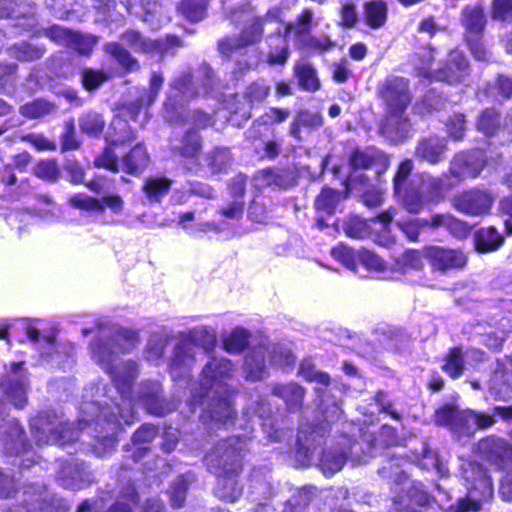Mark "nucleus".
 Listing matches in <instances>:
<instances>
[{
	"label": "nucleus",
	"mask_w": 512,
	"mask_h": 512,
	"mask_svg": "<svg viewBox=\"0 0 512 512\" xmlns=\"http://www.w3.org/2000/svg\"><path fill=\"white\" fill-rule=\"evenodd\" d=\"M113 338H107L104 330L101 336L90 347L92 359L99 364L109 375L115 384L119 401L109 398L97 403H85L81 410L83 417L79 422L81 431L90 429L94 424L93 431L97 444L94 446L95 453L99 457L114 450L116 435L120 430L121 421L130 425L135 419L136 412L130 398L132 383L138 375L137 364L133 361H118V353H128L138 343V334L131 330L112 328Z\"/></svg>",
	"instance_id": "f257e3e1"
},
{
	"label": "nucleus",
	"mask_w": 512,
	"mask_h": 512,
	"mask_svg": "<svg viewBox=\"0 0 512 512\" xmlns=\"http://www.w3.org/2000/svg\"><path fill=\"white\" fill-rule=\"evenodd\" d=\"M233 364L224 357H212L203 367L199 389H193L191 400L187 403L191 412L204 398L212 399L209 413L212 419L226 421L233 415L232 393L227 381L232 377Z\"/></svg>",
	"instance_id": "f03ea898"
},
{
	"label": "nucleus",
	"mask_w": 512,
	"mask_h": 512,
	"mask_svg": "<svg viewBox=\"0 0 512 512\" xmlns=\"http://www.w3.org/2000/svg\"><path fill=\"white\" fill-rule=\"evenodd\" d=\"M246 447V438L233 436L217 443L205 456L208 470L218 477L215 494L222 500L234 502L242 493L236 477L241 472Z\"/></svg>",
	"instance_id": "7ed1b4c3"
},
{
	"label": "nucleus",
	"mask_w": 512,
	"mask_h": 512,
	"mask_svg": "<svg viewBox=\"0 0 512 512\" xmlns=\"http://www.w3.org/2000/svg\"><path fill=\"white\" fill-rule=\"evenodd\" d=\"M378 90L387 108L381 131L392 142L403 141L411 132V123L406 115L411 103L408 81L402 77L390 76L381 83Z\"/></svg>",
	"instance_id": "20e7f679"
},
{
	"label": "nucleus",
	"mask_w": 512,
	"mask_h": 512,
	"mask_svg": "<svg viewBox=\"0 0 512 512\" xmlns=\"http://www.w3.org/2000/svg\"><path fill=\"white\" fill-rule=\"evenodd\" d=\"M407 463L406 458L388 452L383 465L378 469V473L383 478L394 479L396 486H404L401 492H398L395 488V492L398 493L394 499L397 512H421L418 508L427 505L430 498L428 493L423 490L421 483L409 481L404 469Z\"/></svg>",
	"instance_id": "39448f33"
},
{
	"label": "nucleus",
	"mask_w": 512,
	"mask_h": 512,
	"mask_svg": "<svg viewBox=\"0 0 512 512\" xmlns=\"http://www.w3.org/2000/svg\"><path fill=\"white\" fill-rule=\"evenodd\" d=\"M413 170L411 160H404L399 165L393 179L394 192L402 199L406 209L411 213L420 212L425 206L437 203L441 195V181L428 175L420 177L419 184H411L408 189L404 187L405 181Z\"/></svg>",
	"instance_id": "423d86ee"
},
{
	"label": "nucleus",
	"mask_w": 512,
	"mask_h": 512,
	"mask_svg": "<svg viewBox=\"0 0 512 512\" xmlns=\"http://www.w3.org/2000/svg\"><path fill=\"white\" fill-rule=\"evenodd\" d=\"M216 345V333L212 328L195 327L182 336L175 347L169 369L174 381L189 377L196 362V348L210 352Z\"/></svg>",
	"instance_id": "0eeeda50"
},
{
	"label": "nucleus",
	"mask_w": 512,
	"mask_h": 512,
	"mask_svg": "<svg viewBox=\"0 0 512 512\" xmlns=\"http://www.w3.org/2000/svg\"><path fill=\"white\" fill-rule=\"evenodd\" d=\"M434 421L438 426L448 427L459 436H471L477 429H484L494 424L492 415L474 410H460L457 406L445 404L435 411Z\"/></svg>",
	"instance_id": "6e6552de"
},
{
	"label": "nucleus",
	"mask_w": 512,
	"mask_h": 512,
	"mask_svg": "<svg viewBox=\"0 0 512 512\" xmlns=\"http://www.w3.org/2000/svg\"><path fill=\"white\" fill-rule=\"evenodd\" d=\"M462 476L466 481L468 499L460 500L447 512H476L480 509V502L488 500L493 494L492 480L480 464L469 462L463 465Z\"/></svg>",
	"instance_id": "1a4fd4ad"
},
{
	"label": "nucleus",
	"mask_w": 512,
	"mask_h": 512,
	"mask_svg": "<svg viewBox=\"0 0 512 512\" xmlns=\"http://www.w3.org/2000/svg\"><path fill=\"white\" fill-rule=\"evenodd\" d=\"M31 431L38 444L52 443L65 446L79 437V430L74 429L63 415L54 411H43L30 422Z\"/></svg>",
	"instance_id": "9d476101"
},
{
	"label": "nucleus",
	"mask_w": 512,
	"mask_h": 512,
	"mask_svg": "<svg viewBox=\"0 0 512 512\" xmlns=\"http://www.w3.org/2000/svg\"><path fill=\"white\" fill-rule=\"evenodd\" d=\"M269 356L271 365L279 367H290L295 362L291 350L283 344H274L270 346L260 345L254 347L246 355L244 362V373L247 380L260 381L268 376L265 357Z\"/></svg>",
	"instance_id": "9b49d317"
},
{
	"label": "nucleus",
	"mask_w": 512,
	"mask_h": 512,
	"mask_svg": "<svg viewBox=\"0 0 512 512\" xmlns=\"http://www.w3.org/2000/svg\"><path fill=\"white\" fill-rule=\"evenodd\" d=\"M389 164L388 156L375 147L355 150L350 156L353 172L346 180L347 188H354L358 181L378 180L386 172Z\"/></svg>",
	"instance_id": "f8f14e48"
},
{
	"label": "nucleus",
	"mask_w": 512,
	"mask_h": 512,
	"mask_svg": "<svg viewBox=\"0 0 512 512\" xmlns=\"http://www.w3.org/2000/svg\"><path fill=\"white\" fill-rule=\"evenodd\" d=\"M422 58V63L417 65L416 69L418 75L424 78L457 83L463 81L468 75V61L459 50H452L449 53L445 67L435 71L431 69L434 59L433 50L431 48L423 52Z\"/></svg>",
	"instance_id": "ddd939ff"
},
{
	"label": "nucleus",
	"mask_w": 512,
	"mask_h": 512,
	"mask_svg": "<svg viewBox=\"0 0 512 512\" xmlns=\"http://www.w3.org/2000/svg\"><path fill=\"white\" fill-rule=\"evenodd\" d=\"M198 94L192 83L191 73L188 71L181 73L170 85L167 101L164 104V117L170 122L176 121L177 116L174 114L179 113L178 109Z\"/></svg>",
	"instance_id": "4468645a"
},
{
	"label": "nucleus",
	"mask_w": 512,
	"mask_h": 512,
	"mask_svg": "<svg viewBox=\"0 0 512 512\" xmlns=\"http://www.w3.org/2000/svg\"><path fill=\"white\" fill-rule=\"evenodd\" d=\"M494 196L485 190L473 189L465 191L453 199V207L470 216H484L490 213Z\"/></svg>",
	"instance_id": "2eb2a0df"
},
{
	"label": "nucleus",
	"mask_w": 512,
	"mask_h": 512,
	"mask_svg": "<svg viewBox=\"0 0 512 512\" xmlns=\"http://www.w3.org/2000/svg\"><path fill=\"white\" fill-rule=\"evenodd\" d=\"M1 388L15 407H24L27 402L28 377L23 362L10 364V371L1 382Z\"/></svg>",
	"instance_id": "dca6fc26"
},
{
	"label": "nucleus",
	"mask_w": 512,
	"mask_h": 512,
	"mask_svg": "<svg viewBox=\"0 0 512 512\" xmlns=\"http://www.w3.org/2000/svg\"><path fill=\"white\" fill-rule=\"evenodd\" d=\"M122 41L135 52L168 54L173 48L182 46L179 38L168 35L165 39L151 40L137 31L129 30L123 33Z\"/></svg>",
	"instance_id": "f3484780"
},
{
	"label": "nucleus",
	"mask_w": 512,
	"mask_h": 512,
	"mask_svg": "<svg viewBox=\"0 0 512 512\" xmlns=\"http://www.w3.org/2000/svg\"><path fill=\"white\" fill-rule=\"evenodd\" d=\"M263 33V20L253 18L238 37H227L219 41L218 48L221 54L229 57L239 53L247 46L253 45L261 40Z\"/></svg>",
	"instance_id": "a211bd4d"
},
{
	"label": "nucleus",
	"mask_w": 512,
	"mask_h": 512,
	"mask_svg": "<svg viewBox=\"0 0 512 512\" xmlns=\"http://www.w3.org/2000/svg\"><path fill=\"white\" fill-rule=\"evenodd\" d=\"M327 432V425L316 427L302 424L300 426L297 434L296 457L302 465H309L312 462L317 446L320 445V439Z\"/></svg>",
	"instance_id": "6ab92c4d"
},
{
	"label": "nucleus",
	"mask_w": 512,
	"mask_h": 512,
	"mask_svg": "<svg viewBox=\"0 0 512 512\" xmlns=\"http://www.w3.org/2000/svg\"><path fill=\"white\" fill-rule=\"evenodd\" d=\"M425 255L432 267L442 272L452 269H461L467 262V258L462 251L440 246L427 248Z\"/></svg>",
	"instance_id": "aec40b11"
},
{
	"label": "nucleus",
	"mask_w": 512,
	"mask_h": 512,
	"mask_svg": "<svg viewBox=\"0 0 512 512\" xmlns=\"http://www.w3.org/2000/svg\"><path fill=\"white\" fill-rule=\"evenodd\" d=\"M271 408L264 398L253 402L245 411V416L252 425L258 423L267 434L269 440L276 442L281 439V432L274 428L273 422L269 419Z\"/></svg>",
	"instance_id": "412c9836"
},
{
	"label": "nucleus",
	"mask_w": 512,
	"mask_h": 512,
	"mask_svg": "<svg viewBox=\"0 0 512 512\" xmlns=\"http://www.w3.org/2000/svg\"><path fill=\"white\" fill-rule=\"evenodd\" d=\"M0 442L9 454H20L28 450L24 430L16 419H11L0 425Z\"/></svg>",
	"instance_id": "4be33fe9"
},
{
	"label": "nucleus",
	"mask_w": 512,
	"mask_h": 512,
	"mask_svg": "<svg viewBox=\"0 0 512 512\" xmlns=\"http://www.w3.org/2000/svg\"><path fill=\"white\" fill-rule=\"evenodd\" d=\"M485 158L481 151L461 153L451 163V173L458 178H475L482 171Z\"/></svg>",
	"instance_id": "5701e85b"
},
{
	"label": "nucleus",
	"mask_w": 512,
	"mask_h": 512,
	"mask_svg": "<svg viewBox=\"0 0 512 512\" xmlns=\"http://www.w3.org/2000/svg\"><path fill=\"white\" fill-rule=\"evenodd\" d=\"M160 392L161 385L157 381L145 382L141 387L138 401L152 415L163 416L174 409L161 399Z\"/></svg>",
	"instance_id": "b1692460"
},
{
	"label": "nucleus",
	"mask_w": 512,
	"mask_h": 512,
	"mask_svg": "<svg viewBox=\"0 0 512 512\" xmlns=\"http://www.w3.org/2000/svg\"><path fill=\"white\" fill-rule=\"evenodd\" d=\"M26 335L31 342H33L40 353L43 362L46 363H60L62 355L56 350L55 335L42 334L37 328L30 324H25Z\"/></svg>",
	"instance_id": "393cba45"
},
{
	"label": "nucleus",
	"mask_w": 512,
	"mask_h": 512,
	"mask_svg": "<svg viewBox=\"0 0 512 512\" xmlns=\"http://www.w3.org/2000/svg\"><path fill=\"white\" fill-rule=\"evenodd\" d=\"M460 20L465 28L466 37H481L487 22L483 3L476 2L465 6Z\"/></svg>",
	"instance_id": "a878e982"
},
{
	"label": "nucleus",
	"mask_w": 512,
	"mask_h": 512,
	"mask_svg": "<svg viewBox=\"0 0 512 512\" xmlns=\"http://www.w3.org/2000/svg\"><path fill=\"white\" fill-rule=\"evenodd\" d=\"M91 481V475L84 463L70 461L59 472V482L67 489L77 490L86 486Z\"/></svg>",
	"instance_id": "bb28decb"
},
{
	"label": "nucleus",
	"mask_w": 512,
	"mask_h": 512,
	"mask_svg": "<svg viewBox=\"0 0 512 512\" xmlns=\"http://www.w3.org/2000/svg\"><path fill=\"white\" fill-rule=\"evenodd\" d=\"M478 450L489 461L501 465L504 461H512V447L503 439L487 437L478 444Z\"/></svg>",
	"instance_id": "cd10ccee"
},
{
	"label": "nucleus",
	"mask_w": 512,
	"mask_h": 512,
	"mask_svg": "<svg viewBox=\"0 0 512 512\" xmlns=\"http://www.w3.org/2000/svg\"><path fill=\"white\" fill-rule=\"evenodd\" d=\"M446 150L447 144L444 138L430 136L418 142L415 156L430 164H437L444 159Z\"/></svg>",
	"instance_id": "c85d7f7f"
},
{
	"label": "nucleus",
	"mask_w": 512,
	"mask_h": 512,
	"mask_svg": "<svg viewBox=\"0 0 512 512\" xmlns=\"http://www.w3.org/2000/svg\"><path fill=\"white\" fill-rule=\"evenodd\" d=\"M121 3L125 5L130 14L141 15L138 10V8H141L144 12L143 20L148 22L153 29L160 28L162 23L166 21V18L161 15V5L154 3L152 8H148L144 0H121ZM147 5H150V3H147Z\"/></svg>",
	"instance_id": "c756f323"
},
{
	"label": "nucleus",
	"mask_w": 512,
	"mask_h": 512,
	"mask_svg": "<svg viewBox=\"0 0 512 512\" xmlns=\"http://www.w3.org/2000/svg\"><path fill=\"white\" fill-rule=\"evenodd\" d=\"M272 394L281 398L288 410L297 411L302 406L305 390L296 383L276 384L272 388Z\"/></svg>",
	"instance_id": "7c9ffc66"
},
{
	"label": "nucleus",
	"mask_w": 512,
	"mask_h": 512,
	"mask_svg": "<svg viewBox=\"0 0 512 512\" xmlns=\"http://www.w3.org/2000/svg\"><path fill=\"white\" fill-rule=\"evenodd\" d=\"M202 148L200 135L195 130L187 131L180 143L173 147V152L180 158L195 163Z\"/></svg>",
	"instance_id": "2f4dec72"
},
{
	"label": "nucleus",
	"mask_w": 512,
	"mask_h": 512,
	"mask_svg": "<svg viewBox=\"0 0 512 512\" xmlns=\"http://www.w3.org/2000/svg\"><path fill=\"white\" fill-rule=\"evenodd\" d=\"M323 124L322 115L318 112L302 110L297 113L290 125V135L297 140H302V130L312 131Z\"/></svg>",
	"instance_id": "473e14b6"
},
{
	"label": "nucleus",
	"mask_w": 512,
	"mask_h": 512,
	"mask_svg": "<svg viewBox=\"0 0 512 512\" xmlns=\"http://www.w3.org/2000/svg\"><path fill=\"white\" fill-rule=\"evenodd\" d=\"M345 447L346 443L343 447H332L323 452L319 466L326 476L339 472L348 461Z\"/></svg>",
	"instance_id": "72a5a7b5"
},
{
	"label": "nucleus",
	"mask_w": 512,
	"mask_h": 512,
	"mask_svg": "<svg viewBox=\"0 0 512 512\" xmlns=\"http://www.w3.org/2000/svg\"><path fill=\"white\" fill-rule=\"evenodd\" d=\"M290 116L288 109L270 108L263 115L258 117L251 130L248 131L249 138H257L263 130H268L271 125L284 122Z\"/></svg>",
	"instance_id": "f704fd0d"
},
{
	"label": "nucleus",
	"mask_w": 512,
	"mask_h": 512,
	"mask_svg": "<svg viewBox=\"0 0 512 512\" xmlns=\"http://www.w3.org/2000/svg\"><path fill=\"white\" fill-rule=\"evenodd\" d=\"M431 227H444L456 238H465L471 231V227L467 223L455 218L451 214L433 215L431 217Z\"/></svg>",
	"instance_id": "c9c22d12"
},
{
	"label": "nucleus",
	"mask_w": 512,
	"mask_h": 512,
	"mask_svg": "<svg viewBox=\"0 0 512 512\" xmlns=\"http://www.w3.org/2000/svg\"><path fill=\"white\" fill-rule=\"evenodd\" d=\"M148 164L149 157L146 148L141 144H137L122 159L123 170L132 175L141 173Z\"/></svg>",
	"instance_id": "e433bc0d"
},
{
	"label": "nucleus",
	"mask_w": 512,
	"mask_h": 512,
	"mask_svg": "<svg viewBox=\"0 0 512 512\" xmlns=\"http://www.w3.org/2000/svg\"><path fill=\"white\" fill-rule=\"evenodd\" d=\"M504 242V238L494 227L480 229L475 234V245L479 252L497 250Z\"/></svg>",
	"instance_id": "4c0bfd02"
},
{
	"label": "nucleus",
	"mask_w": 512,
	"mask_h": 512,
	"mask_svg": "<svg viewBox=\"0 0 512 512\" xmlns=\"http://www.w3.org/2000/svg\"><path fill=\"white\" fill-rule=\"evenodd\" d=\"M231 161L230 152L226 148L216 147L207 152L204 156L205 165L212 174L225 171Z\"/></svg>",
	"instance_id": "58836bf2"
},
{
	"label": "nucleus",
	"mask_w": 512,
	"mask_h": 512,
	"mask_svg": "<svg viewBox=\"0 0 512 512\" xmlns=\"http://www.w3.org/2000/svg\"><path fill=\"white\" fill-rule=\"evenodd\" d=\"M171 188V181L163 177H150L146 179L143 192L150 202H160Z\"/></svg>",
	"instance_id": "ea45409f"
},
{
	"label": "nucleus",
	"mask_w": 512,
	"mask_h": 512,
	"mask_svg": "<svg viewBox=\"0 0 512 512\" xmlns=\"http://www.w3.org/2000/svg\"><path fill=\"white\" fill-rule=\"evenodd\" d=\"M104 51L111 55L127 71H134L139 68L138 61L119 43H106Z\"/></svg>",
	"instance_id": "a19ab883"
},
{
	"label": "nucleus",
	"mask_w": 512,
	"mask_h": 512,
	"mask_svg": "<svg viewBox=\"0 0 512 512\" xmlns=\"http://www.w3.org/2000/svg\"><path fill=\"white\" fill-rule=\"evenodd\" d=\"M57 107L54 103L45 99H36L32 102L22 105L19 109L20 113L27 118L37 119L42 118L52 113H55Z\"/></svg>",
	"instance_id": "79ce46f5"
},
{
	"label": "nucleus",
	"mask_w": 512,
	"mask_h": 512,
	"mask_svg": "<svg viewBox=\"0 0 512 512\" xmlns=\"http://www.w3.org/2000/svg\"><path fill=\"white\" fill-rule=\"evenodd\" d=\"M313 12L310 9H305L295 22L287 26L290 34H293L296 41L302 46L305 37H311L310 24L312 22Z\"/></svg>",
	"instance_id": "37998d69"
},
{
	"label": "nucleus",
	"mask_w": 512,
	"mask_h": 512,
	"mask_svg": "<svg viewBox=\"0 0 512 512\" xmlns=\"http://www.w3.org/2000/svg\"><path fill=\"white\" fill-rule=\"evenodd\" d=\"M332 257L342 263L347 269L357 273L361 249L355 250L345 245H338L331 250Z\"/></svg>",
	"instance_id": "c03bdc74"
},
{
	"label": "nucleus",
	"mask_w": 512,
	"mask_h": 512,
	"mask_svg": "<svg viewBox=\"0 0 512 512\" xmlns=\"http://www.w3.org/2000/svg\"><path fill=\"white\" fill-rule=\"evenodd\" d=\"M164 78L160 73L153 72L150 78L149 90L145 96L137 99L132 104V113H136L142 107L152 105L158 97L159 91L163 85Z\"/></svg>",
	"instance_id": "a18cd8bd"
},
{
	"label": "nucleus",
	"mask_w": 512,
	"mask_h": 512,
	"mask_svg": "<svg viewBox=\"0 0 512 512\" xmlns=\"http://www.w3.org/2000/svg\"><path fill=\"white\" fill-rule=\"evenodd\" d=\"M78 122L81 132L91 137L99 136L105 127V121L102 116L91 111L83 113L79 117Z\"/></svg>",
	"instance_id": "49530a36"
},
{
	"label": "nucleus",
	"mask_w": 512,
	"mask_h": 512,
	"mask_svg": "<svg viewBox=\"0 0 512 512\" xmlns=\"http://www.w3.org/2000/svg\"><path fill=\"white\" fill-rule=\"evenodd\" d=\"M341 200L342 193L340 191L324 188L315 200V207L317 210L331 215Z\"/></svg>",
	"instance_id": "de8ad7c7"
},
{
	"label": "nucleus",
	"mask_w": 512,
	"mask_h": 512,
	"mask_svg": "<svg viewBox=\"0 0 512 512\" xmlns=\"http://www.w3.org/2000/svg\"><path fill=\"white\" fill-rule=\"evenodd\" d=\"M44 46L22 42L10 48V55L19 61L38 60L45 54Z\"/></svg>",
	"instance_id": "09e8293b"
},
{
	"label": "nucleus",
	"mask_w": 512,
	"mask_h": 512,
	"mask_svg": "<svg viewBox=\"0 0 512 512\" xmlns=\"http://www.w3.org/2000/svg\"><path fill=\"white\" fill-rule=\"evenodd\" d=\"M255 185L258 188L263 187H279L284 188L287 186L288 182L284 175L274 169H263L255 175Z\"/></svg>",
	"instance_id": "8fccbe9b"
},
{
	"label": "nucleus",
	"mask_w": 512,
	"mask_h": 512,
	"mask_svg": "<svg viewBox=\"0 0 512 512\" xmlns=\"http://www.w3.org/2000/svg\"><path fill=\"white\" fill-rule=\"evenodd\" d=\"M464 354L460 348H453L446 356L443 371L451 378H458L464 371Z\"/></svg>",
	"instance_id": "3c124183"
},
{
	"label": "nucleus",
	"mask_w": 512,
	"mask_h": 512,
	"mask_svg": "<svg viewBox=\"0 0 512 512\" xmlns=\"http://www.w3.org/2000/svg\"><path fill=\"white\" fill-rule=\"evenodd\" d=\"M477 129L486 136L494 135L500 128V117L496 110L486 109L484 110L478 120Z\"/></svg>",
	"instance_id": "603ef678"
},
{
	"label": "nucleus",
	"mask_w": 512,
	"mask_h": 512,
	"mask_svg": "<svg viewBox=\"0 0 512 512\" xmlns=\"http://www.w3.org/2000/svg\"><path fill=\"white\" fill-rule=\"evenodd\" d=\"M207 0H183L178 11L191 22H198L205 15Z\"/></svg>",
	"instance_id": "864d4df0"
},
{
	"label": "nucleus",
	"mask_w": 512,
	"mask_h": 512,
	"mask_svg": "<svg viewBox=\"0 0 512 512\" xmlns=\"http://www.w3.org/2000/svg\"><path fill=\"white\" fill-rule=\"evenodd\" d=\"M346 442L349 443L348 460L353 465L365 464L373 457V447L368 441H365L363 444L357 441L350 443L349 440H346Z\"/></svg>",
	"instance_id": "5fc2aeb1"
},
{
	"label": "nucleus",
	"mask_w": 512,
	"mask_h": 512,
	"mask_svg": "<svg viewBox=\"0 0 512 512\" xmlns=\"http://www.w3.org/2000/svg\"><path fill=\"white\" fill-rule=\"evenodd\" d=\"M299 84L307 91H315L319 88V80L315 69L309 63H300L295 67Z\"/></svg>",
	"instance_id": "6e6d98bb"
},
{
	"label": "nucleus",
	"mask_w": 512,
	"mask_h": 512,
	"mask_svg": "<svg viewBox=\"0 0 512 512\" xmlns=\"http://www.w3.org/2000/svg\"><path fill=\"white\" fill-rule=\"evenodd\" d=\"M249 332L243 328H235L223 341L229 353H239L248 345Z\"/></svg>",
	"instance_id": "4d7b16f0"
},
{
	"label": "nucleus",
	"mask_w": 512,
	"mask_h": 512,
	"mask_svg": "<svg viewBox=\"0 0 512 512\" xmlns=\"http://www.w3.org/2000/svg\"><path fill=\"white\" fill-rule=\"evenodd\" d=\"M365 14L367 23L373 27H381L386 20L387 8L382 1H372L366 4Z\"/></svg>",
	"instance_id": "13d9d810"
},
{
	"label": "nucleus",
	"mask_w": 512,
	"mask_h": 512,
	"mask_svg": "<svg viewBox=\"0 0 512 512\" xmlns=\"http://www.w3.org/2000/svg\"><path fill=\"white\" fill-rule=\"evenodd\" d=\"M192 476L181 475L173 482L170 491L171 504L173 507H182L185 501L186 492Z\"/></svg>",
	"instance_id": "bf43d9fd"
},
{
	"label": "nucleus",
	"mask_w": 512,
	"mask_h": 512,
	"mask_svg": "<svg viewBox=\"0 0 512 512\" xmlns=\"http://www.w3.org/2000/svg\"><path fill=\"white\" fill-rule=\"evenodd\" d=\"M397 226L409 241L414 242L418 240L422 228L431 226V219L408 218L407 220L397 222Z\"/></svg>",
	"instance_id": "052dcab7"
},
{
	"label": "nucleus",
	"mask_w": 512,
	"mask_h": 512,
	"mask_svg": "<svg viewBox=\"0 0 512 512\" xmlns=\"http://www.w3.org/2000/svg\"><path fill=\"white\" fill-rule=\"evenodd\" d=\"M299 375L305 380L317 383L325 388L330 384V376L325 372L317 370L309 362L301 363L299 367Z\"/></svg>",
	"instance_id": "680f3d73"
},
{
	"label": "nucleus",
	"mask_w": 512,
	"mask_h": 512,
	"mask_svg": "<svg viewBox=\"0 0 512 512\" xmlns=\"http://www.w3.org/2000/svg\"><path fill=\"white\" fill-rule=\"evenodd\" d=\"M271 42L275 44V48L269 52L268 62L271 65H282L288 58V45L286 40L280 35L270 38Z\"/></svg>",
	"instance_id": "e2e57ef3"
},
{
	"label": "nucleus",
	"mask_w": 512,
	"mask_h": 512,
	"mask_svg": "<svg viewBox=\"0 0 512 512\" xmlns=\"http://www.w3.org/2000/svg\"><path fill=\"white\" fill-rule=\"evenodd\" d=\"M378 340L387 350H400L408 342V337L399 330L387 329L382 331V338Z\"/></svg>",
	"instance_id": "0e129e2a"
},
{
	"label": "nucleus",
	"mask_w": 512,
	"mask_h": 512,
	"mask_svg": "<svg viewBox=\"0 0 512 512\" xmlns=\"http://www.w3.org/2000/svg\"><path fill=\"white\" fill-rule=\"evenodd\" d=\"M336 46V43L330 39L327 35L305 37L303 48L317 52L324 53L332 50Z\"/></svg>",
	"instance_id": "69168bd1"
},
{
	"label": "nucleus",
	"mask_w": 512,
	"mask_h": 512,
	"mask_svg": "<svg viewBox=\"0 0 512 512\" xmlns=\"http://www.w3.org/2000/svg\"><path fill=\"white\" fill-rule=\"evenodd\" d=\"M69 203L79 209L87 211H99L103 212L104 207L102 203L95 198L89 197L85 194H74L69 198Z\"/></svg>",
	"instance_id": "338daca9"
},
{
	"label": "nucleus",
	"mask_w": 512,
	"mask_h": 512,
	"mask_svg": "<svg viewBox=\"0 0 512 512\" xmlns=\"http://www.w3.org/2000/svg\"><path fill=\"white\" fill-rule=\"evenodd\" d=\"M34 174L46 181H56L59 178L58 165L54 160L41 161L35 166Z\"/></svg>",
	"instance_id": "774afa93"
}]
</instances>
